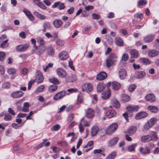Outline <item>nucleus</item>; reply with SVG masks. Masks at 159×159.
<instances>
[{"instance_id":"42","label":"nucleus","mask_w":159,"mask_h":159,"mask_svg":"<svg viewBox=\"0 0 159 159\" xmlns=\"http://www.w3.org/2000/svg\"><path fill=\"white\" fill-rule=\"evenodd\" d=\"M145 73L143 71L138 72L136 74L137 77L138 78H141L143 77L145 75Z\"/></svg>"},{"instance_id":"43","label":"nucleus","mask_w":159,"mask_h":159,"mask_svg":"<svg viewBox=\"0 0 159 159\" xmlns=\"http://www.w3.org/2000/svg\"><path fill=\"white\" fill-rule=\"evenodd\" d=\"M57 86L55 84H53L50 86L49 87L48 91L50 92H53L57 90Z\"/></svg>"},{"instance_id":"30","label":"nucleus","mask_w":159,"mask_h":159,"mask_svg":"<svg viewBox=\"0 0 159 159\" xmlns=\"http://www.w3.org/2000/svg\"><path fill=\"white\" fill-rule=\"evenodd\" d=\"M148 135L150 137V138L151 139V141H155L157 140L158 139L156 133L155 132H151Z\"/></svg>"},{"instance_id":"17","label":"nucleus","mask_w":159,"mask_h":159,"mask_svg":"<svg viewBox=\"0 0 159 159\" xmlns=\"http://www.w3.org/2000/svg\"><path fill=\"white\" fill-rule=\"evenodd\" d=\"M58 7V8L60 10L64 9L65 7V6L63 3H61L59 2H55L54 4L52 6V7L55 8Z\"/></svg>"},{"instance_id":"14","label":"nucleus","mask_w":159,"mask_h":159,"mask_svg":"<svg viewBox=\"0 0 159 159\" xmlns=\"http://www.w3.org/2000/svg\"><path fill=\"white\" fill-rule=\"evenodd\" d=\"M23 94V93L21 91L14 92L11 94V96L13 98H19L22 97Z\"/></svg>"},{"instance_id":"54","label":"nucleus","mask_w":159,"mask_h":159,"mask_svg":"<svg viewBox=\"0 0 159 159\" xmlns=\"http://www.w3.org/2000/svg\"><path fill=\"white\" fill-rule=\"evenodd\" d=\"M4 119L6 121H9L11 119V116L9 114H5Z\"/></svg>"},{"instance_id":"61","label":"nucleus","mask_w":159,"mask_h":159,"mask_svg":"<svg viewBox=\"0 0 159 159\" xmlns=\"http://www.w3.org/2000/svg\"><path fill=\"white\" fill-rule=\"evenodd\" d=\"M152 127L148 123V122L146 123L143 126V128L145 130H147L150 127Z\"/></svg>"},{"instance_id":"23","label":"nucleus","mask_w":159,"mask_h":159,"mask_svg":"<svg viewBox=\"0 0 159 159\" xmlns=\"http://www.w3.org/2000/svg\"><path fill=\"white\" fill-rule=\"evenodd\" d=\"M116 112L114 110H111L107 112L106 116L108 118H111L115 116L116 114Z\"/></svg>"},{"instance_id":"56","label":"nucleus","mask_w":159,"mask_h":159,"mask_svg":"<svg viewBox=\"0 0 159 159\" xmlns=\"http://www.w3.org/2000/svg\"><path fill=\"white\" fill-rule=\"evenodd\" d=\"M92 18L94 19L98 20L100 18V16L98 14L93 13L92 15Z\"/></svg>"},{"instance_id":"53","label":"nucleus","mask_w":159,"mask_h":159,"mask_svg":"<svg viewBox=\"0 0 159 159\" xmlns=\"http://www.w3.org/2000/svg\"><path fill=\"white\" fill-rule=\"evenodd\" d=\"M6 54L5 52H0V61H2L5 59Z\"/></svg>"},{"instance_id":"10","label":"nucleus","mask_w":159,"mask_h":159,"mask_svg":"<svg viewBox=\"0 0 159 159\" xmlns=\"http://www.w3.org/2000/svg\"><path fill=\"white\" fill-rule=\"evenodd\" d=\"M107 77V73L104 71L99 72L96 76V79L99 80H102Z\"/></svg>"},{"instance_id":"48","label":"nucleus","mask_w":159,"mask_h":159,"mask_svg":"<svg viewBox=\"0 0 159 159\" xmlns=\"http://www.w3.org/2000/svg\"><path fill=\"white\" fill-rule=\"evenodd\" d=\"M56 44L59 46H64V43L61 39L58 38L56 40Z\"/></svg>"},{"instance_id":"9","label":"nucleus","mask_w":159,"mask_h":159,"mask_svg":"<svg viewBox=\"0 0 159 159\" xmlns=\"http://www.w3.org/2000/svg\"><path fill=\"white\" fill-rule=\"evenodd\" d=\"M56 71L57 75L61 78H65L67 75L66 71L62 68H58L57 69Z\"/></svg>"},{"instance_id":"58","label":"nucleus","mask_w":159,"mask_h":159,"mask_svg":"<svg viewBox=\"0 0 159 159\" xmlns=\"http://www.w3.org/2000/svg\"><path fill=\"white\" fill-rule=\"evenodd\" d=\"M83 102V98L81 96H79L78 98L77 104L79 105L82 103Z\"/></svg>"},{"instance_id":"22","label":"nucleus","mask_w":159,"mask_h":159,"mask_svg":"<svg viewBox=\"0 0 159 159\" xmlns=\"http://www.w3.org/2000/svg\"><path fill=\"white\" fill-rule=\"evenodd\" d=\"M112 86L114 90H118L121 88V85L118 82L114 81L112 83Z\"/></svg>"},{"instance_id":"16","label":"nucleus","mask_w":159,"mask_h":159,"mask_svg":"<svg viewBox=\"0 0 159 159\" xmlns=\"http://www.w3.org/2000/svg\"><path fill=\"white\" fill-rule=\"evenodd\" d=\"M59 57L62 60H65L69 57L68 53L67 52L63 51L60 52L59 54Z\"/></svg>"},{"instance_id":"21","label":"nucleus","mask_w":159,"mask_h":159,"mask_svg":"<svg viewBox=\"0 0 159 159\" xmlns=\"http://www.w3.org/2000/svg\"><path fill=\"white\" fill-rule=\"evenodd\" d=\"M118 140V138L116 137L110 140L108 142L107 144L109 146H112L117 143Z\"/></svg>"},{"instance_id":"38","label":"nucleus","mask_w":159,"mask_h":159,"mask_svg":"<svg viewBox=\"0 0 159 159\" xmlns=\"http://www.w3.org/2000/svg\"><path fill=\"white\" fill-rule=\"evenodd\" d=\"M24 107L21 109V110L24 112H28L29 111V107L30 105L28 102H25L24 104Z\"/></svg>"},{"instance_id":"60","label":"nucleus","mask_w":159,"mask_h":159,"mask_svg":"<svg viewBox=\"0 0 159 159\" xmlns=\"http://www.w3.org/2000/svg\"><path fill=\"white\" fill-rule=\"evenodd\" d=\"M135 18L141 19L143 18V14L141 13H137L134 15Z\"/></svg>"},{"instance_id":"1","label":"nucleus","mask_w":159,"mask_h":159,"mask_svg":"<svg viewBox=\"0 0 159 159\" xmlns=\"http://www.w3.org/2000/svg\"><path fill=\"white\" fill-rule=\"evenodd\" d=\"M117 57L116 54L115 53H111L106 60V66L107 68L113 65L116 61Z\"/></svg>"},{"instance_id":"24","label":"nucleus","mask_w":159,"mask_h":159,"mask_svg":"<svg viewBox=\"0 0 159 159\" xmlns=\"http://www.w3.org/2000/svg\"><path fill=\"white\" fill-rule=\"evenodd\" d=\"M62 24V21L60 20H55L53 22L54 26L56 28H59L61 27Z\"/></svg>"},{"instance_id":"5","label":"nucleus","mask_w":159,"mask_h":159,"mask_svg":"<svg viewBox=\"0 0 159 159\" xmlns=\"http://www.w3.org/2000/svg\"><path fill=\"white\" fill-rule=\"evenodd\" d=\"M29 46V44H20L16 47V50L18 52H24L26 50Z\"/></svg>"},{"instance_id":"52","label":"nucleus","mask_w":159,"mask_h":159,"mask_svg":"<svg viewBox=\"0 0 159 159\" xmlns=\"http://www.w3.org/2000/svg\"><path fill=\"white\" fill-rule=\"evenodd\" d=\"M57 143L60 146H66L68 145L67 142L65 141H58L57 142Z\"/></svg>"},{"instance_id":"33","label":"nucleus","mask_w":159,"mask_h":159,"mask_svg":"<svg viewBox=\"0 0 159 159\" xmlns=\"http://www.w3.org/2000/svg\"><path fill=\"white\" fill-rule=\"evenodd\" d=\"M137 130V127L135 126H131L128 130L127 133L130 135L134 134Z\"/></svg>"},{"instance_id":"2","label":"nucleus","mask_w":159,"mask_h":159,"mask_svg":"<svg viewBox=\"0 0 159 159\" xmlns=\"http://www.w3.org/2000/svg\"><path fill=\"white\" fill-rule=\"evenodd\" d=\"M81 89L82 91L89 93L93 89V85L90 83H84L81 85Z\"/></svg>"},{"instance_id":"47","label":"nucleus","mask_w":159,"mask_h":159,"mask_svg":"<svg viewBox=\"0 0 159 159\" xmlns=\"http://www.w3.org/2000/svg\"><path fill=\"white\" fill-rule=\"evenodd\" d=\"M8 40L7 39L4 41H3L1 43H0V48H5L7 47L8 45V44L7 43Z\"/></svg>"},{"instance_id":"12","label":"nucleus","mask_w":159,"mask_h":159,"mask_svg":"<svg viewBox=\"0 0 159 159\" xmlns=\"http://www.w3.org/2000/svg\"><path fill=\"white\" fill-rule=\"evenodd\" d=\"M35 48L37 51L36 52V53L39 55H40L43 54L46 49L45 47L43 45H40L38 47L35 46Z\"/></svg>"},{"instance_id":"45","label":"nucleus","mask_w":159,"mask_h":159,"mask_svg":"<svg viewBox=\"0 0 159 159\" xmlns=\"http://www.w3.org/2000/svg\"><path fill=\"white\" fill-rule=\"evenodd\" d=\"M116 156V152H113L108 155L106 159H114Z\"/></svg>"},{"instance_id":"25","label":"nucleus","mask_w":159,"mask_h":159,"mask_svg":"<svg viewBox=\"0 0 159 159\" xmlns=\"http://www.w3.org/2000/svg\"><path fill=\"white\" fill-rule=\"evenodd\" d=\"M139 151L141 152V153L143 154H146L150 153V150L147 147H146L145 148L143 147H141L139 149Z\"/></svg>"},{"instance_id":"49","label":"nucleus","mask_w":159,"mask_h":159,"mask_svg":"<svg viewBox=\"0 0 159 159\" xmlns=\"http://www.w3.org/2000/svg\"><path fill=\"white\" fill-rule=\"evenodd\" d=\"M157 121V119L155 118H152L148 122L150 126L152 127Z\"/></svg>"},{"instance_id":"62","label":"nucleus","mask_w":159,"mask_h":159,"mask_svg":"<svg viewBox=\"0 0 159 159\" xmlns=\"http://www.w3.org/2000/svg\"><path fill=\"white\" fill-rule=\"evenodd\" d=\"M74 7H71L67 10V12L68 14H71L74 12Z\"/></svg>"},{"instance_id":"39","label":"nucleus","mask_w":159,"mask_h":159,"mask_svg":"<svg viewBox=\"0 0 159 159\" xmlns=\"http://www.w3.org/2000/svg\"><path fill=\"white\" fill-rule=\"evenodd\" d=\"M34 15H35L39 18L41 20H44L46 18L44 15H42L37 11L34 12Z\"/></svg>"},{"instance_id":"26","label":"nucleus","mask_w":159,"mask_h":159,"mask_svg":"<svg viewBox=\"0 0 159 159\" xmlns=\"http://www.w3.org/2000/svg\"><path fill=\"white\" fill-rule=\"evenodd\" d=\"M43 28L42 30L43 32H45L47 29H50L51 27L50 23L48 22H45L43 24Z\"/></svg>"},{"instance_id":"63","label":"nucleus","mask_w":159,"mask_h":159,"mask_svg":"<svg viewBox=\"0 0 159 159\" xmlns=\"http://www.w3.org/2000/svg\"><path fill=\"white\" fill-rule=\"evenodd\" d=\"M147 3V1L145 0H140L139 1L138 4L139 6L145 5Z\"/></svg>"},{"instance_id":"4","label":"nucleus","mask_w":159,"mask_h":159,"mask_svg":"<svg viewBox=\"0 0 159 159\" xmlns=\"http://www.w3.org/2000/svg\"><path fill=\"white\" fill-rule=\"evenodd\" d=\"M118 127L117 124L113 123L110 125L107 129V133L110 134L116 130Z\"/></svg>"},{"instance_id":"59","label":"nucleus","mask_w":159,"mask_h":159,"mask_svg":"<svg viewBox=\"0 0 159 159\" xmlns=\"http://www.w3.org/2000/svg\"><path fill=\"white\" fill-rule=\"evenodd\" d=\"M136 86L134 84L131 85L129 88V92H132L136 88Z\"/></svg>"},{"instance_id":"37","label":"nucleus","mask_w":159,"mask_h":159,"mask_svg":"<svg viewBox=\"0 0 159 159\" xmlns=\"http://www.w3.org/2000/svg\"><path fill=\"white\" fill-rule=\"evenodd\" d=\"M113 106L116 108L118 109L120 107V104L118 101L116 99H113L111 101Z\"/></svg>"},{"instance_id":"34","label":"nucleus","mask_w":159,"mask_h":159,"mask_svg":"<svg viewBox=\"0 0 159 159\" xmlns=\"http://www.w3.org/2000/svg\"><path fill=\"white\" fill-rule=\"evenodd\" d=\"M151 139L150 137L148 134L142 136L141 140L143 142H146L151 141Z\"/></svg>"},{"instance_id":"20","label":"nucleus","mask_w":159,"mask_h":159,"mask_svg":"<svg viewBox=\"0 0 159 159\" xmlns=\"http://www.w3.org/2000/svg\"><path fill=\"white\" fill-rule=\"evenodd\" d=\"M154 38V35L153 34H149L144 38V41L146 43H149L152 41Z\"/></svg>"},{"instance_id":"35","label":"nucleus","mask_w":159,"mask_h":159,"mask_svg":"<svg viewBox=\"0 0 159 159\" xmlns=\"http://www.w3.org/2000/svg\"><path fill=\"white\" fill-rule=\"evenodd\" d=\"M130 54L132 57L137 58L139 57V52L135 49L131 50L130 52Z\"/></svg>"},{"instance_id":"3","label":"nucleus","mask_w":159,"mask_h":159,"mask_svg":"<svg viewBox=\"0 0 159 159\" xmlns=\"http://www.w3.org/2000/svg\"><path fill=\"white\" fill-rule=\"evenodd\" d=\"M94 115V111L91 108H89L85 110V116L88 119H92Z\"/></svg>"},{"instance_id":"8","label":"nucleus","mask_w":159,"mask_h":159,"mask_svg":"<svg viewBox=\"0 0 159 159\" xmlns=\"http://www.w3.org/2000/svg\"><path fill=\"white\" fill-rule=\"evenodd\" d=\"M66 93V92L65 91H63L60 92L56 93L54 96L53 98L54 100H58L61 99L65 96Z\"/></svg>"},{"instance_id":"18","label":"nucleus","mask_w":159,"mask_h":159,"mask_svg":"<svg viewBox=\"0 0 159 159\" xmlns=\"http://www.w3.org/2000/svg\"><path fill=\"white\" fill-rule=\"evenodd\" d=\"M139 106H129L126 107V109L127 111H137L139 109Z\"/></svg>"},{"instance_id":"50","label":"nucleus","mask_w":159,"mask_h":159,"mask_svg":"<svg viewBox=\"0 0 159 159\" xmlns=\"http://www.w3.org/2000/svg\"><path fill=\"white\" fill-rule=\"evenodd\" d=\"M16 72V70L14 68H10L9 69L7 70V72L9 75H12L15 74Z\"/></svg>"},{"instance_id":"40","label":"nucleus","mask_w":159,"mask_h":159,"mask_svg":"<svg viewBox=\"0 0 159 159\" xmlns=\"http://www.w3.org/2000/svg\"><path fill=\"white\" fill-rule=\"evenodd\" d=\"M47 54L50 56H53L54 55V51L52 48L51 47H49L47 49Z\"/></svg>"},{"instance_id":"27","label":"nucleus","mask_w":159,"mask_h":159,"mask_svg":"<svg viewBox=\"0 0 159 159\" xmlns=\"http://www.w3.org/2000/svg\"><path fill=\"white\" fill-rule=\"evenodd\" d=\"M99 130V128L97 126L93 127L91 130V135L93 137L95 136L97 134Z\"/></svg>"},{"instance_id":"44","label":"nucleus","mask_w":159,"mask_h":159,"mask_svg":"<svg viewBox=\"0 0 159 159\" xmlns=\"http://www.w3.org/2000/svg\"><path fill=\"white\" fill-rule=\"evenodd\" d=\"M49 80L50 82L54 84H58L59 83V82L57 79L55 77L50 78Z\"/></svg>"},{"instance_id":"11","label":"nucleus","mask_w":159,"mask_h":159,"mask_svg":"<svg viewBox=\"0 0 159 159\" xmlns=\"http://www.w3.org/2000/svg\"><path fill=\"white\" fill-rule=\"evenodd\" d=\"M145 100L150 102H154L156 100L154 95L152 93L147 95L145 97Z\"/></svg>"},{"instance_id":"13","label":"nucleus","mask_w":159,"mask_h":159,"mask_svg":"<svg viewBox=\"0 0 159 159\" xmlns=\"http://www.w3.org/2000/svg\"><path fill=\"white\" fill-rule=\"evenodd\" d=\"M159 53V51L157 50L152 49L148 51V55L151 57H153L157 56Z\"/></svg>"},{"instance_id":"36","label":"nucleus","mask_w":159,"mask_h":159,"mask_svg":"<svg viewBox=\"0 0 159 159\" xmlns=\"http://www.w3.org/2000/svg\"><path fill=\"white\" fill-rule=\"evenodd\" d=\"M115 41L116 45L119 46H123V43L121 39L120 38H116L115 39Z\"/></svg>"},{"instance_id":"64","label":"nucleus","mask_w":159,"mask_h":159,"mask_svg":"<svg viewBox=\"0 0 159 159\" xmlns=\"http://www.w3.org/2000/svg\"><path fill=\"white\" fill-rule=\"evenodd\" d=\"M120 33L123 35H125L127 34V31L125 29H121L120 30Z\"/></svg>"},{"instance_id":"51","label":"nucleus","mask_w":159,"mask_h":159,"mask_svg":"<svg viewBox=\"0 0 159 159\" xmlns=\"http://www.w3.org/2000/svg\"><path fill=\"white\" fill-rule=\"evenodd\" d=\"M140 61L144 63L149 64H150V62L149 60L146 58H142L140 59Z\"/></svg>"},{"instance_id":"6","label":"nucleus","mask_w":159,"mask_h":159,"mask_svg":"<svg viewBox=\"0 0 159 159\" xmlns=\"http://www.w3.org/2000/svg\"><path fill=\"white\" fill-rule=\"evenodd\" d=\"M43 77L42 72L40 71H37L35 79L36 82L38 84L40 83L43 81Z\"/></svg>"},{"instance_id":"32","label":"nucleus","mask_w":159,"mask_h":159,"mask_svg":"<svg viewBox=\"0 0 159 159\" xmlns=\"http://www.w3.org/2000/svg\"><path fill=\"white\" fill-rule=\"evenodd\" d=\"M111 96V90L108 89L107 92L103 93L102 94V98L104 99H106L108 98Z\"/></svg>"},{"instance_id":"55","label":"nucleus","mask_w":159,"mask_h":159,"mask_svg":"<svg viewBox=\"0 0 159 159\" xmlns=\"http://www.w3.org/2000/svg\"><path fill=\"white\" fill-rule=\"evenodd\" d=\"M129 58V56L127 54H124L122 56V60L126 61L128 60Z\"/></svg>"},{"instance_id":"31","label":"nucleus","mask_w":159,"mask_h":159,"mask_svg":"<svg viewBox=\"0 0 159 159\" xmlns=\"http://www.w3.org/2000/svg\"><path fill=\"white\" fill-rule=\"evenodd\" d=\"M77 79L75 75H71L69 76L66 79V81L69 82H73L75 81Z\"/></svg>"},{"instance_id":"57","label":"nucleus","mask_w":159,"mask_h":159,"mask_svg":"<svg viewBox=\"0 0 159 159\" xmlns=\"http://www.w3.org/2000/svg\"><path fill=\"white\" fill-rule=\"evenodd\" d=\"M10 86V84L9 82H6L2 85V87L3 88L7 89L9 88Z\"/></svg>"},{"instance_id":"46","label":"nucleus","mask_w":159,"mask_h":159,"mask_svg":"<svg viewBox=\"0 0 159 159\" xmlns=\"http://www.w3.org/2000/svg\"><path fill=\"white\" fill-rule=\"evenodd\" d=\"M136 147V144H134L129 146L128 147V150L130 152L134 151L135 148Z\"/></svg>"},{"instance_id":"15","label":"nucleus","mask_w":159,"mask_h":159,"mask_svg":"<svg viewBox=\"0 0 159 159\" xmlns=\"http://www.w3.org/2000/svg\"><path fill=\"white\" fill-rule=\"evenodd\" d=\"M119 76L121 80L124 79L127 76V72L124 69H121L119 71Z\"/></svg>"},{"instance_id":"19","label":"nucleus","mask_w":159,"mask_h":159,"mask_svg":"<svg viewBox=\"0 0 159 159\" xmlns=\"http://www.w3.org/2000/svg\"><path fill=\"white\" fill-rule=\"evenodd\" d=\"M93 141H89L87 145H86L84 148H88L87 149L84 150L85 152H87L92 149L93 148Z\"/></svg>"},{"instance_id":"29","label":"nucleus","mask_w":159,"mask_h":159,"mask_svg":"<svg viewBox=\"0 0 159 159\" xmlns=\"http://www.w3.org/2000/svg\"><path fill=\"white\" fill-rule=\"evenodd\" d=\"M106 85L103 83H99L97 86V90L98 92H102L105 88Z\"/></svg>"},{"instance_id":"28","label":"nucleus","mask_w":159,"mask_h":159,"mask_svg":"<svg viewBox=\"0 0 159 159\" xmlns=\"http://www.w3.org/2000/svg\"><path fill=\"white\" fill-rule=\"evenodd\" d=\"M148 109L153 113H157L159 111L158 108L155 106H149L147 107Z\"/></svg>"},{"instance_id":"41","label":"nucleus","mask_w":159,"mask_h":159,"mask_svg":"<svg viewBox=\"0 0 159 159\" xmlns=\"http://www.w3.org/2000/svg\"><path fill=\"white\" fill-rule=\"evenodd\" d=\"M53 65V64L52 63H49L46 66H43V68L44 71L45 72L49 71V69L52 67Z\"/></svg>"},{"instance_id":"7","label":"nucleus","mask_w":159,"mask_h":159,"mask_svg":"<svg viewBox=\"0 0 159 159\" xmlns=\"http://www.w3.org/2000/svg\"><path fill=\"white\" fill-rule=\"evenodd\" d=\"M148 114L145 111H141L137 113L135 117V119L139 120L144 118L147 117Z\"/></svg>"}]
</instances>
